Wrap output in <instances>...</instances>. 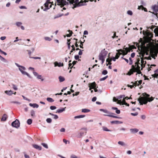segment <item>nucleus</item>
<instances>
[{
  "label": "nucleus",
  "instance_id": "f257e3e1",
  "mask_svg": "<svg viewBox=\"0 0 158 158\" xmlns=\"http://www.w3.org/2000/svg\"><path fill=\"white\" fill-rule=\"evenodd\" d=\"M57 2L61 6H63L64 5L68 4L69 2L70 4H73V9L80 6V3H78V0H56Z\"/></svg>",
  "mask_w": 158,
  "mask_h": 158
},
{
  "label": "nucleus",
  "instance_id": "f03ea898",
  "mask_svg": "<svg viewBox=\"0 0 158 158\" xmlns=\"http://www.w3.org/2000/svg\"><path fill=\"white\" fill-rule=\"evenodd\" d=\"M154 99L152 97L151 98H146L143 97H140L138 99V101L140 105H143V104H146L148 102H150L153 101Z\"/></svg>",
  "mask_w": 158,
  "mask_h": 158
},
{
  "label": "nucleus",
  "instance_id": "7ed1b4c3",
  "mask_svg": "<svg viewBox=\"0 0 158 158\" xmlns=\"http://www.w3.org/2000/svg\"><path fill=\"white\" fill-rule=\"evenodd\" d=\"M107 55L106 51H102L99 55V59L102 61V64H103L105 61V58Z\"/></svg>",
  "mask_w": 158,
  "mask_h": 158
},
{
  "label": "nucleus",
  "instance_id": "20e7f679",
  "mask_svg": "<svg viewBox=\"0 0 158 158\" xmlns=\"http://www.w3.org/2000/svg\"><path fill=\"white\" fill-rule=\"evenodd\" d=\"M52 4L50 2V0H47L46 2L44 4L45 8L44 9V11H46L52 7Z\"/></svg>",
  "mask_w": 158,
  "mask_h": 158
},
{
  "label": "nucleus",
  "instance_id": "39448f33",
  "mask_svg": "<svg viewBox=\"0 0 158 158\" xmlns=\"http://www.w3.org/2000/svg\"><path fill=\"white\" fill-rule=\"evenodd\" d=\"M129 48H125V49L126 51V52L125 53H124V55H127V53L130 52V51H131L132 52L133 51L132 49H136V48L134 45H129Z\"/></svg>",
  "mask_w": 158,
  "mask_h": 158
},
{
  "label": "nucleus",
  "instance_id": "423d86ee",
  "mask_svg": "<svg viewBox=\"0 0 158 158\" xmlns=\"http://www.w3.org/2000/svg\"><path fill=\"white\" fill-rule=\"evenodd\" d=\"M19 69L23 74L27 75L29 78L31 77L28 73L24 71L26 69V68L24 66H20V68H19Z\"/></svg>",
  "mask_w": 158,
  "mask_h": 158
},
{
  "label": "nucleus",
  "instance_id": "0eeeda50",
  "mask_svg": "<svg viewBox=\"0 0 158 158\" xmlns=\"http://www.w3.org/2000/svg\"><path fill=\"white\" fill-rule=\"evenodd\" d=\"M20 123L19 121L17 119H16L12 123V126L16 128H18L19 126Z\"/></svg>",
  "mask_w": 158,
  "mask_h": 158
},
{
  "label": "nucleus",
  "instance_id": "6e6552de",
  "mask_svg": "<svg viewBox=\"0 0 158 158\" xmlns=\"http://www.w3.org/2000/svg\"><path fill=\"white\" fill-rule=\"evenodd\" d=\"M144 54H145V53H141L142 56V57L141 58V66L142 67L141 68V70H142L143 69V68H144L145 67V64L146 63V61H144L143 58V56H144Z\"/></svg>",
  "mask_w": 158,
  "mask_h": 158
},
{
  "label": "nucleus",
  "instance_id": "1a4fd4ad",
  "mask_svg": "<svg viewBox=\"0 0 158 158\" xmlns=\"http://www.w3.org/2000/svg\"><path fill=\"white\" fill-rule=\"evenodd\" d=\"M140 59L139 58H138L137 60V61L135 63V64L136 65L135 67V71H137V70H140V67L139 65V64H140Z\"/></svg>",
  "mask_w": 158,
  "mask_h": 158
},
{
  "label": "nucleus",
  "instance_id": "9d476101",
  "mask_svg": "<svg viewBox=\"0 0 158 158\" xmlns=\"http://www.w3.org/2000/svg\"><path fill=\"white\" fill-rule=\"evenodd\" d=\"M153 37V34L151 33H149L148 34L147 41L148 42L151 43V40H152V38Z\"/></svg>",
  "mask_w": 158,
  "mask_h": 158
},
{
  "label": "nucleus",
  "instance_id": "9b49d317",
  "mask_svg": "<svg viewBox=\"0 0 158 158\" xmlns=\"http://www.w3.org/2000/svg\"><path fill=\"white\" fill-rule=\"evenodd\" d=\"M96 85H97L94 82L90 84L89 85V90H90L92 89H94L96 87Z\"/></svg>",
  "mask_w": 158,
  "mask_h": 158
},
{
  "label": "nucleus",
  "instance_id": "f8f14e48",
  "mask_svg": "<svg viewBox=\"0 0 158 158\" xmlns=\"http://www.w3.org/2000/svg\"><path fill=\"white\" fill-rule=\"evenodd\" d=\"M55 67L58 66L59 67L63 66L64 65V64L63 63H58L57 61L55 62L54 63Z\"/></svg>",
  "mask_w": 158,
  "mask_h": 158
},
{
  "label": "nucleus",
  "instance_id": "ddd939ff",
  "mask_svg": "<svg viewBox=\"0 0 158 158\" xmlns=\"http://www.w3.org/2000/svg\"><path fill=\"white\" fill-rule=\"evenodd\" d=\"M32 146L34 148L38 149L39 150H41L42 149V148L41 146H39L37 144H32Z\"/></svg>",
  "mask_w": 158,
  "mask_h": 158
},
{
  "label": "nucleus",
  "instance_id": "4468645a",
  "mask_svg": "<svg viewBox=\"0 0 158 158\" xmlns=\"http://www.w3.org/2000/svg\"><path fill=\"white\" fill-rule=\"evenodd\" d=\"M135 71H136L135 70H133V69H131L128 72L127 75L130 76L131 75L133 74L135 72Z\"/></svg>",
  "mask_w": 158,
  "mask_h": 158
},
{
  "label": "nucleus",
  "instance_id": "2eb2a0df",
  "mask_svg": "<svg viewBox=\"0 0 158 158\" xmlns=\"http://www.w3.org/2000/svg\"><path fill=\"white\" fill-rule=\"evenodd\" d=\"M152 8L153 10L155 12H157L158 11V6L156 5L152 6Z\"/></svg>",
  "mask_w": 158,
  "mask_h": 158
},
{
  "label": "nucleus",
  "instance_id": "dca6fc26",
  "mask_svg": "<svg viewBox=\"0 0 158 158\" xmlns=\"http://www.w3.org/2000/svg\"><path fill=\"white\" fill-rule=\"evenodd\" d=\"M7 118V115L6 114H3V115L2 116V117L1 118V121H5L6 120Z\"/></svg>",
  "mask_w": 158,
  "mask_h": 158
},
{
  "label": "nucleus",
  "instance_id": "f3484780",
  "mask_svg": "<svg viewBox=\"0 0 158 158\" xmlns=\"http://www.w3.org/2000/svg\"><path fill=\"white\" fill-rule=\"evenodd\" d=\"M29 105L30 106L33 107V108L35 107L37 108L39 107V105L36 103L32 104L30 103H29Z\"/></svg>",
  "mask_w": 158,
  "mask_h": 158
},
{
  "label": "nucleus",
  "instance_id": "a211bd4d",
  "mask_svg": "<svg viewBox=\"0 0 158 158\" xmlns=\"http://www.w3.org/2000/svg\"><path fill=\"white\" fill-rule=\"evenodd\" d=\"M104 115L105 116H108L109 117H113V118H119V119L121 118L120 117H118V116H115L112 115L111 114H104Z\"/></svg>",
  "mask_w": 158,
  "mask_h": 158
},
{
  "label": "nucleus",
  "instance_id": "6ab92c4d",
  "mask_svg": "<svg viewBox=\"0 0 158 158\" xmlns=\"http://www.w3.org/2000/svg\"><path fill=\"white\" fill-rule=\"evenodd\" d=\"M123 122H122L119 121H112L111 122V123L112 124H121Z\"/></svg>",
  "mask_w": 158,
  "mask_h": 158
},
{
  "label": "nucleus",
  "instance_id": "aec40b11",
  "mask_svg": "<svg viewBox=\"0 0 158 158\" xmlns=\"http://www.w3.org/2000/svg\"><path fill=\"white\" fill-rule=\"evenodd\" d=\"M73 40L74 41V44L76 47H78V45L77 44L78 40L77 39L74 38L73 39Z\"/></svg>",
  "mask_w": 158,
  "mask_h": 158
},
{
  "label": "nucleus",
  "instance_id": "412c9836",
  "mask_svg": "<svg viewBox=\"0 0 158 158\" xmlns=\"http://www.w3.org/2000/svg\"><path fill=\"white\" fill-rule=\"evenodd\" d=\"M90 111V110L87 109H83L81 110V112L83 113H88Z\"/></svg>",
  "mask_w": 158,
  "mask_h": 158
},
{
  "label": "nucleus",
  "instance_id": "4be33fe9",
  "mask_svg": "<svg viewBox=\"0 0 158 158\" xmlns=\"http://www.w3.org/2000/svg\"><path fill=\"white\" fill-rule=\"evenodd\" d=\"M130 130L131 131V132L132 133H136L137 132H138V131H139V130L138 129H136V128L131 129H130Z\"/></svg>",
  "mask_w": 158,
  "mask_h": 158
},
{
  "label": "nucleus",
  "instance_id": "5701e85b",
  "mask_svg": "<svg viewBox=\"0 0 158 158\" xmlns=\"http://www.w3.org/2000/svg\"><path fill=\"white\" fill-rule=\"evenodd\" d=\"M30 113L32 117H35V112L34 110H31Z\"/></svg>",
  "mask_w": 158,
  "mask_h": 158
},
{
  "label": "nucleus",
  "instance_id": "b1692460",
  "mask_svg": "<svg viewBox=\"0 0 158 158\" xmlns=\"http://www.w3.org/2000/svg\"><path fill=\"white\" fill-rule=\"evenodd\" d=\"M49 114L50 115H51L52 116H54L53 118L55 119H57L58 118V117L57 115L54 114H52L51 113H49Z\"/></svg>",
  "mask_w": 158,
  "mask_h": 158
},
{
  "label": "nucleus",
  "instance_id": "393cba45",
  "mask_svg": "<svg viewBox=\"0 0 158 158\" xmlns=\"http://www.w3.org/2000/svg\"><path fill=\"white\" fill-rule=\"evenodd\" d=\"M5 93L6 94L10 95H11L13 94L11 90H10V91H5Z\"/></svg>",
  "mask_w": 158,
  "mask_h": 158
},
{
  "label": "nucleus",
  "instance_id": "a878e982",
  "mask_svg": "<svg viewBox=\"0 0 158 158\" xmlns=\"http://www.w3.org/2000/svg\"><path fill=\"white\" fill-rule=\"evenodd\" d=\"M59 81L60 82H63L65 80L64 78V77H62L61 76L59 77Z\"/></svg>",
  "mask_w": 158,
  "mask_h": 158
},
{
  "label": "nucleus",
  "instance_id": "bb28decb",
  "mask_svg": "<svg viewBox=\"0 0 158 158\" xmlns=\"http://www.w3.org/2000/svg\"><path fill=\"white\" fill-rule=\"evenodd\" d=\"M118 52H122V53H122V54L123 55H126L125 54L124 55V53H125V52H126V51L125 50H125H122V49H120L118 50Z\"/></svg>",
  "mask_w": 158,
  "mask_h": 158
},
{
  "label": "nucleus",
  "instance_id": "cd10ccee",
  "mask_svg": "<svg viewBox=\"0 0 158 158\" xmlns=\"http://www.w3.org/2000/svg\"><path fill=\"white\" fill-rule=\"evenodd\" d=\"M85 116V115H80L77 116H76L74 117L75 118H83Z\"/></svg>",
  "mask_w": 158,
  "mask_h": 158
},
{
  "label": "nucleus",
  "instance_id": "c85d7f7f",
  "mask_svg": "<svg viewBox=\"0 0 158 158\" xmlns=\"http://www.w3.org/2000/svg\"><path fill=\"white\" fill-rule=\"evenodd\" d=\"M154 32L156 36H158V27L154 29Z\"/></svg>",
  "mask_w": 158,
  "mask_h": 158
},
{
  "label": "nucleus",
  "instance_id": "c756f323",
  "mask_svg": "<svg viewBox=\"0 0 158 158\" xmlns=\"http://www.w3.org/2000/svg\"><path fill=\"white\" fill-rule=\"evenodd\" d=\"M65 110V108H63L61 109L58 110L56 111V113H60Z\"/></svg>",
  "mask_w": 158,
  "mask_h": 158
},
{
  "label": "nucleus",
  "instance_id": "7c9ffc66",
  "mask_svg": "<svg viewBox=\"0 0 158 158\" xmlns=\"http://www.w3.org/2000/svg\"><path fill=\"white\" fill-rule=\"evenodd\" d=\"M151 43L152 44L153 46L155 47L157 49L158 48V43H156L155 44H154L153 43Z\"/></svg>",
  "mask_w": 158,
  "mask_h": 158
},
{
  "label": "nucleus",
  "instance_id": "2f4dec72",
  "mask_svg": "<svg viewBox=\"0 0 158 158\" xmlns=\"http://www.w3.org/2000/svg\"><path fill=\"white\" fill-rule=\"evenodd\" d=\"M122 54V53L120 52H118L117 53L115 57L116 58V59H118L120 55H121Z\"/></svg>",
  "mask_w": 158,
  "mask_h": 158
},
{
  "label": "nucleus",
  "instance_id": "473e14b6",
  "mask_svg": "<svg viewBox=\"0 0 158 158\" xmlns=\"http://www.w3.org/2000/svg\"><path fill=\"white\" fill-rule=\"evenodd\" d=\"M47 100L49 102H52L54 101L52 98H47Z\"/></svg>",
  "mask_w": 158,
  "mask_h": 158
},
{
  "label": "nucleus",
  "instance_id": "72a5a7b5",
  "mask_svg": "<svg viewBox=\"0 0 158 158\" xmlns=\"http://www.w3.org/2000/svg\"><path fill=\"white\" fill-rule=\"evenodd\" d=\"M150 52L152 53H154L155 56H157V52L156 51L151 50V51Z\"/></svg>",
  "mask_w": 158,
  "mask_h": 158
},
{
  "label": "nucleus",
  "instance_id": "f704fd0d",
  "mask_svg": "<svg viewBox=\"0 0 158 158\" xmlns=\"http://www.w3.org/2000/svg\"><path fill=\"white\" fill-rule=\"evenodd\" d=\"M111 59H109V58H108L106 60V61L107 62H108V63L107 64H106L107 65H108L109 64L110 65L111 64Z\"/></svg>",
  "mask_w": 158,
  "mask_h": 158
},
{
  "label": "nucleus",
  "instance_id": "c9c22d12",
  "mask_svg": "<svg viewBox=\"0 0 158 158\" xmlns=\"http://www.w3.org/2000/svg\"><path fill=\"white\" fill-rule=\"evenodd\" d=\"M118 143L120 145H121L122 146H125V144L124 142L122 141H119L118 142Z\"/></svg>",
  "mask_w": 158,
  "mask_h": 158
},
{
  "label": "nucleus",
  "instance_id": "e433bc0d",
  "mask_svg": "<svg viewBox=\"0 0 158 158\" xmlns=\"http://www.w3.org/2000/svg\"><path fill=\"white\" fill-rule=\"evenodd\" d=\"M122 105H127V106H129V104H128L126 102L125 100L124 99H123V102Z\"/></svg>",
  "mask_w": 158,
  "mask_h": 158
},
{
  "label": "nucleus",
  "instance_id": "4c0bfd02",
  "mask_svg": "<svg viewBox=\"0 0 158 158\" xmlns=\"http://www.w3.org/2000/svg\"><path fill=\"white\" fill-rule=\"evenodd\" d=\"M101 111H102L104 112L107 113V114H109L110 113L107 110H104L103 109H100V110Z\"/></svg>",
  "mask_w": 158,
  "mask_h": 158
},
{
  "label": "nucleus",
  "instance_id": "58836bf2",
  "mask_svg": "<svg viewBox=\"0 0 158 158\" xmlns=\"http://www.w3.org/2000/svg\"><path fill=\"white\" fill-rule=\"evenodd\" d=\"M27 124L29 125H30L32 123V120L31 119H29L27 120Z\"/></svg>",
  "mask_w": 158,
  "mask_h": 158
},
{
  "label": "nucleus",
  "instance_id": "ea45409f",
  "mask_svg": "<svg viewBox=\"0 0 158 158\" xmlns=\"http://www.w3.org/2000/svg\"><path fill=\"white\" fill-rule=\"evenodd\" d=\"M37 77V78L41 79L42 81H43L44 80V79L42 78L41 75H38Z\"/></svg>",
  "mask_w": 158,
  "mask_h": 158
},
{
  "label": "nucleus",
  "instance_id": "a19ab883",
  "mask_svg": "<svg viewBox=\"0 0 158 158\" xmlns=\"http://www.w3.org/2000/svg\"><path fill=\"white\" fill-rule=\"evenodd\" d=\"M41 145H42L44 148H48V147L47 144L44 143H41Z\"/></svg>",
  "mask_w": 158,
  "mask_h": 158
},
{
  "label": "nucleus",
  "instance_id": "79ce46f5",
  "mask_svg": "<svg viewBox=\"0 0 158 158\" xmlns=\"http://www.w3.org/2000/svg\"><path fill=\"white\" fill-rule=\"evenodd\" d=\"M103 129L105 131H110V130H108L106 127H103Z\"/></svg>",
  "mask_w": 158,
  "mask_h": 158
},
{
  "label": "nucleus",
  "instance_id": "37998d69",
  "mask_svg": "<svg viewBox=\"0 0 158 158\" xmlns=\"http://www.w3.org/2000/svg\"><path fill=\"white\" fill-rule=\"evenodd\" d=\"M46 121L48 123H50L52 121V120L50 118H48L46 119Z\"/></svg>",
  "mask_w": 158,
  "mask_h": 158
},
{
  "label": "nucleus",
  "instance_id": "c03bdc74",
  "mask_svg": "<svg viewBox=\"0 0 158 158\" xmlns=\"http://www.w3.org/2000/svg\"><path fill=\"white\" fill-rule=\"evenodd\" d=\"M108 77V76H105V77H104L103 78H101L100 79V81H104L105 80H106Z\"/></svg>",
  "mask_w": 158,
  "mask_h": 158
},
{
  "label": "nucleus",
  "instance_id": "a18cd8bd",
  "mask_svg": "<svg viewBox=\"0 0 158 158\" xmlns=\"http://www.w3.org/2000/svg\"><path fill=\"white\" fill-rule=\"evenodd\" d=\"M127 13L128 14L131 15H132L133 13L132 11L131 10H128L127 12Z\"/></svg>",
  "mask_w": 158,
  "mask_h": 158
},
{
  "label": "nucleus",
  "instance_id": "49530a36",
  "mask_svg": "<svg viewBox=\"0 0 158 158\" xmlns=\"http://www.w3.org/2000/svg\"><path fill=\"white\" fill-rule=\"evenodd\" d=\"M71 61V60L69 61V67L68 69H69V68L70 67L71 69H72V68H73V66L71 67L72 65V64L70 63V62Z\"/></svg>",
  "mask_w": 158,
  "mask_h": 158
},
{
  "label": "nucleus",
  "instance_id": "de8ad7c7",
  "mask_svg": "<svg viewBox=\"0 0 158 158\" xmlns=\"http://www.w3.org/2000/svg\"><path fill=\"white\" fill-rule=\"evenodd\" d=\"M44 39L46 40L49 41H51L52 40V39L48 37H45Z\"/></svg>",
  "mask_w": 158,
  "mask_h": 158
},
{
  "label": "nucleus",
  "instance_id": "09e8293b",
  "mask_svg": "<svg viewBox=\"0 0 158 158\" xmlns=\"http://www.w3.org/2000/svg\"><path fill=\"white\" fill-rule=\"evenodd\" d=\"M118 101V102H117V103L118 104H119L120 105H121V104L122 105L123 102V101H122L121 100H118V101Z\"/></svg>",
  "mask_w": 158,
  "mask_h": 158
},
{
  "label": "nucleus",
  "instance_id": "8fccbe9b",
  "mask_svg": "<svg viewBox=\"0 0 158 158\" xmlns=\"http://www.w3.org/2000/svg\"><path fill=\"white\" fill-rule=\"evenodd\" d=\"M152 76L153 77H155V78L156 77V78H157V77L158 76V74L155 73L153 75H152Z\"/></svg>",
  "mask_w": 158,
  "mask_h": 158
},
{
  "label": "nucleus",
  "instance_id": "3c124183",
  "mask_svg": "<svg viewBox=\"0 0 158 158\" xmlns=\"http://www.w3.org/2000/svg\"><path fill=\"white\" fill-rule=\"evenodd\" d=\"M80 45L79 46V47L80 48H83V43L84 42L81 41V40H80Z\"/></svg>",
  "mask_w": 158,
  "mask_h": 158
},
{
  "label": "nucleus",
  "instance_id": "603ef678",
  "mask_svg": "<svg viewBox=\"0 0 158 158\" xmlns=\"http://www.w3.org/2000/svg\"><path fill=\"white\" fill-rule=\"evenodd\" d=\"M56 107L54 106H51L50 107V108L52 110H54L56 109Z\"/></svg>",
  "mask_w": 158,
  "mask_h": 158
},
{
  "label": "nucleus",
  "instance_id": "864d4df0",
  "mask_svg": "<svg viewBox=\"0 0 158 158\" xmlns=\"http://www.w3.org/2000/svg\"><path fill=\"white\" fill-rule=\"evenodd\" d=\"M22 24V23L20 22H17L16 23V25L18 27L20 26Z\"/></svg>",
  "mask_w": 158,
  "mask_h": 158
},
{
  "label": "nucleus",
  "instance_id": "5fc2aeb1",
  "mask_svg": "<svg viewBox=\"0 0 158 158\" xmlns=\"http://www.w3.org/2000/svg\"><path fill=\"white\" fill-rule=\"evenodd\" d=\"M125 95H120L119 96H118V99H120L122 98H124L125 97Z\"/></svg>",
  "mask_w": 158,
  "mask_h": 158
},
{
  "label": "nucleus",
  "instance_id": "6e6d98bb",
  "mask_svg": "<svg viewBox=\"0 0 158 158\" xmlns=\"http://www.w3.org/2000/svg\"><path fill=\"white\" fill-rule=\"evenodd\" d=\"M78 3H80V6H81L83 5L82 3H83V2L82 0H81V1H80V2H79L78 0L77 2Z\"/></svg>",
  "mask_w": 158,
  "mask_h": 158
},
{
  "label": "nucleus",
  "instance_id": "4d7b16f0",
  "mask_svg": "<svg viewBox=\"0 0 158 158\" xmlns=\"http://www.w3.org/2000/svg\"><path fill=\"white\" fill-rule=\"evenodd\" d=\"M107 73V71L106 70H104L102 72V74L103 75H106Z\"/></svg>",
  "mask_w": 158,
  "mask_h": 158
},
{
  "label": "nucleus",
  "instance_id": "13d9d810",
  "mask_svg": "<svg viewBox=\"0 0 158 158\" xmlns=\"http://www.w3.org/2000/svg\"><path fill=\"white\" fill-rule=\"evenodd\" d=\"M129 59L130 60V62L129 64L130 65H131L133 63L131 57L129 58Z\"/></svg>",
  "mask_w": 158,
  "mask_h": 158
},
{
  "label": "nucleus",
  "instance_id": "bf43d9fd",
  "mask_svg": "<svg viewBox=\"0 0 158 158\" xmlns=\"http://www.w3.org/2000/svg\"><path fill=\"white\" fill-rule=\"evenodd\" d=\"M68 42H67V44L68 45V46H70V43L71 42H70V39H68Z\"/></svg>",
  "mask_w": 158,
  "mask_h": 158
},
{
  "label": "nucleus",
  "instance_id": "052dcab7",
  "mask_svg": "<svg viewBox=\"0 0 158 158\" xmlns=\"http://www.w3.org/2000/svg\"><path fill=\"white\" fill-rule=\"evenodd\" d=\"M68 42H67V44L68 45V46H70V43L71 42H70V39H68Z\"/></svg>",
  "mask_w": 158,
  "mask_h": 158
},
{
  "label": "nucleus",
  "instance_id": "680f3d73",
  "mask_svg": "<svg viewBox=\"0 0 158 158\" xmlns=\"http://www.w3.org/2000/svg\"><path fill=\"white\" fill-rule=\"evenodd\" d=\"M137 73L136 74V75H137V74H140L141 73V72L140 71V70H137V71H135Z\"/></svg>",
  "mask_w": 158,
  "mask_h": 158
},
{
  "label": "nucleus",
  "instance_id": "e2e57ef3",
  "mask_svg": "<svg viewBox=\"0 0 158 158\" xmlns=\"http://www.w3.org/2000/svg\"><path fill=\"white\" fill-rule=\"evenodd\" d=\"M137 81H136L134 83V84L133 85L134 86L136 87L137 86L139 85V84H137Z\"/></svg>",
  "mask_w": 158,
  "mask_h": 158
},
{
  "label": "nucleus",
  "instance_id": "0e129e2a",
  "mask_svg": "<svg viewBox=\"0 0 158 158\" xmlns=\"http://www.w3.org/2000/svg\"><path fill=\"white\" fill-rule=\"evenodd\" d=\"M135 67H136L135 64V65H132L131 66V69H133V70H135Z\"/></svg>",
  "mask_w": 158,
  "mask_h": 158
},
{
  "label": "nucleus",
  "instance_id": "69168bd1",
  "mask_svg": "<svg viewBox=\"0 0 158 158\" xmlns=\"http://www.w3.org/2000/svg\"><path fill=\"white\" fill-rule=\"evenodd\" d=\"M12 85L13 86V88L14 90H16L17 89V88L15 85L14 84H12Z\"/></svg>",
  "mask_w": 158,
  "mask_h": 158
},
{
  "label": "nucleus",
  "instance_id": "338daca9",
  "mask_svg": "<svg viewBox=\"0 0 158 158\" xmlns=\"http://www.w3.org/2000/svg\"><path fill=\"white\" fill-rule=\"evenodd\" d=\"M0 52L1 53L4 54L5 55H7V54L6 52L2 51L0 49Z\"/></svg>",
  "mask_w": 158,
  "mask_h": 158
},
{
  "label": "nucleus",
  "instance_id": "774afa93",
  "mask_svg": "<svg viewBox=\"0 0 158 158\" xmlns=\"http://www.w3.org/2000/svg\"><path fill=\"white\" fill-rule=\"evenodd\" d=\"M71 158H77V157L75 155H72L71 156Z\"/></svg>",
  "mask_w": 158,
  "mask_h": 158
}]
</instances>
